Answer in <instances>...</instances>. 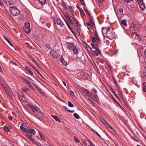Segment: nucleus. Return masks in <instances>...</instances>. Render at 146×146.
<instances>
[{"label": "nucleus", "instance_id": "obj_26", "mask_svg": "<svg viewBox=\"0 0 146 146\" xmlns=\"http://www.w3.org/2000/svg\"><path fill=\"white\" fill-rule=\"evenodd\" d=\"M29 131L30 135H32V136L33 135L35 134L36 133L35 130L33 128H30Z\"/></svg>", "mask_w": 146, "mask_h": 146}, {"label": "nucleus", "instance_id": "obj_13", "mask_svg": "<svg viewBox=\"0 0 146 146\" xmlns=\"http://www.w3.org/2000/svg\"><path fill=\"white\" fill-rule=\"evenodd\" d=\"M138 4L141 10L144 11L145 10V7L143 1L142 2H139Z\"/></svg>", "mask_w": 146, "mask_h": 146}, {"label": "nucleus", "instance_id": "obj_33", "mask_svg": "<svg viewBox=\"0 0 146 146\" xmlns=\"http://www.w3.org/2000/svg\"><path fill=\"white\" fill-rule=\"evenodd\" d=\"M28 90V89L26 87L23 88L22 89V91L26 94H27V92Z\"/></svg>", "mask_w": 146, "mask_h": 146}, {"label": "nucleus", "instance_id": "obj_24", "mask_svg": "<svg viewBox=\"0 0 146 146\" xmlns=\"http://www.w3.org/2000/svg\"><path fill=\"white\" fill-rule=\"evenodd\" d=\"M60 60L61 62L64 65H66L67 64L66 61L64 60L63 57L62 56L59 58V60Z\"/></svg>", "mask_w": 146, "mask_h": 146}, {"label": "nucleus", "instance_id": "obj_11", "mask_svg": "<svg viewBox=\"0 0 146 146\" xmlns=\"http://www.w3.org/2000/svg\"><path fill=\"white\" fill-rule=\"evenodd\" d=\"M131 36L135 40L137 39L139 41L141 39L140 36L136 32L132 33Z\"/></svg>", "mask_w": 146, "mask_h": 146}, {"label": "nucleus", "instance_id": "obj_29", "mask_svg": "<svg viewBox=\"0 0 146 146\" xmlns=\"http://www.w3.org/2000/svg\"><path fill=\"white\" fill-rule=\"evenodd\" d=\"M143 91L144 92H146V82H144L143 83Z\"/></svg>", "mask_w": 146, "mask_h": 146}, {"label": "nucleus", "instance_id": "obj_55", "mask_svg": "<svg viewBox=\"0 0 146 146\" xmlns=\"http://www.w3.org/2000/svg\"><path fill=\"white\" fill-rule=\"evenodd\" d=\"M33 143H34L36 145H37L38 146H39V145H40V143L38 142H36L35 141L34 142H32Z\"/></svg>", "mask_w": 146, "mask_h": 146}, {"label": "nucleus", "instance_id": "obj_58", "mask_svg": "<svg viewBox=\"0 0 146 146\" xmlns=\"http://www.w3.org/2000/svg\"><path fill=\"white\" fill-rule=\"evenodd\" d=\"M125 1L127 2V3H131L133 2V0H124Z\"/></svg>", "mask_w": 146, "mask_h": 146}, {"label": "nucleus", "instance_id": "obj_41", "mask_svg": "<svg viewBox=\"0 0 146 146\" xmlns=\"http://www.w3.org/2000/svg\"><path fill=\"white\" fill-rule=\"evenodd\" d=\"M68 9H69L70 13L73 12L74 10L72 7L69 6Z\"/></svg>", "mask_w": 146, "mask_h": 146}, {"label": "nucleus", "instance_id": "obj_1", "mask_svg": "<svg viewBox=\"0 0 146 146\" xmlns=\"http://www.w3.org/2000/svg\"><path fill=\"white\" fill-rule=\"evenodd\" d=\"M64 16L66 19V20L68 23H70L72 25H74L78 29H80L81 25L76 18L66 14H64Z\"/></svg>", "mask_w": 146, "mask_h": 146}, {"label": "nucleus", "instance_id": "obj_62", "mask_svg": "<svg viewBox=\"0 0 146 146\" xmlns=\"http://www.w3.org/2000/svg\"><path fill=\"white\" fill-rule=\"evenodd\" d=\"M3 0V1L7 5V4H8V1L9 0Z\"/></svg>", "mask_w": 146, "mask_h": 146}, {"label": "nucleus", "instance_id": "obj_44", "mask_svg": "<svg viewBox=\"0 0 146 146\" xmlns=\"http://www.w3.org/2000/svg\"><path fill=\"white\" fill-rule=\"evenodd\" d=\"M74 139L76 143H79L80 142L79 140L75 136H74Z\"/></svg>", "mask_w": 146, "mask_h": 146}, {"label": "nucleus", "instance_id": "obj_48", "mask_svg": "<svg viewBox=\"0 0 146 146\" xmlns=\"http://www.w3.org/2000/svg\"><path fill=\"white\" fill-rule=\"evenodd\" d=\"M13 3V2L12 0H9L8 1V4L7 5H11V4H12Z\"/></svg>", "mask_w": 146, "mask_h": 146}, {"label": "nucleus", "instance_id": "obj_37", "mask_svg": "<svg viewBox=\"0 0 146 146\" xmlns=\"http://www.w3.org/2000/svg\"><path fill=\"white\" fill-rule=\"evenodd\" d=\"M112 92L114 94V96L117 98V99L119 100V97L116 94L115 92V91H114L113 90H112Z\"/></svg>", "mask_w": 146, "mask_h": 146}, {"label": "nucleus", "instance_id": "obj_7", "mask_svg": "<svg viewBox=\"0 0 146 146\" xmlns=\"http://www.w3.org/2000/svg\"><path fill=\"white\" fill-rule=\"evenodd\" d=\"M81 93L86 98H88L89 96H91L90 92L86 90H83Z\"/></svg>", "mask_w": 146, "mask_h": 146}, {"label": "nucleus", "instance_id": "obj_46", "mask_svg": "<svg viewBox=\"0 0 146 146\" xmlns=\"http://www.w3.org/2000/svg\"><path fill=\"white\" fill-rule=\"evenodd\" d=\"M92 92L93 94H96L97 92V91L94 88L92 89Z\"/></svg>", "mask_w": 146, "mask_h": 146}, {"label": "nucleus", "instance_id": "obj_63", "mask_svg": "<svg viewBox=\"0 0 146 146\" xmlns=\"http://www.w3.org/2000/svg\"><path fill=\"white\" fill-rule=\"evenodd\" d=\"M63 5H64V7L65 8H66V9L68 8L67 5L65 3H64V4Z\"/></svg>", "mask_w": 146, "mask_h": 146}, {"label": "nucleus", "instance_id": "obj_52", "mask_svg": "<svg viewBox=\"0 0 146 146\" xmlns=\"http://www.w3.org/2000/svg\"><path fill=\"white\" fill-rule=\"evenodd\" d=\"M65 110H66L70 112V113H74V110H68V109H67V107H65Z\"/></svg>", "mask_w": 146, "mask_h": 146}, {"label": "nucleus", "instance_id": "obj_20", "mask_svg": "<svg viewBox=\"0 0 146 146\" xmlns=\"http://www.w3.org/2000/svg\"><path fill=\"white\" fill-rule=\"evenodd\" d=\"M51 117L54 119L56 121L58 122L59 123L61 122V121L59 118L56 115H51Z\"/></svg>", "mask_w": 146, "mask_h": 146}, {"label": "nucleus", "instance_id": "obj_39", "mask_svg": "<svg viewBox=\"0 0 146 146\" xmlns=\"http://www.w3.org/2000/svg\"><path fill=\"white\" fill-rule=\"evenodd\" d=\"M121 24L123 26H127V25L125 21L122 20L121 21Z\"/></svg>", "mask_w": 146, "mask_h": 146}, {"label": "nucleus", "instance_id": "obj_36", "mask_svg": "<svg viewBox=\"0 0 146 146\" xmlns=\"http://www.w3.org/2000/svg\"><path fill=\"white\" fill-rule=\"evenodd\" d=\"M39 93L41 94L42 95V96H45V94L43 92L42 90L41 89V88L38 91Z\"/></svg>", "mask_w": 146, "mask_h": 146}, {"label": "nucleus", "instance_id": "obj_4", "mask_svg": "<svg viewBox=\"0 0 146 146\" xmlns=\"http://www.w3.org/2000/svg\"><path fill=\"white\" fill-rule=\"evenodd\" d=\"M67 48H69L71 52H73L74 54L76 55V58H79L80 57L81 55L80 54V50L77 49L76 46H68Z\"/></svg>", "mask_w": 146, "mask_h": 146}, {"label": "nucleus", "instance_id": "obj_54", "mask_svg": "<svg viewBox=\"0 0 146 146\" xmlns=\"http://www.w3.org/2000/svg\"><path fill=\"white\" fill-rule=\"evenodd\" d=\"M88 141L90 143V145H88V146H95L92 143L91 141H90L89 140H88Z\"/></svg>", "mask_w": 146, "mask_h": 146}, {"label": "nucleus", "instance_id": "obj_16", "mask_svg": "<svg viewBox=\"0 0 146 146\" xmlns=\"http://www.w3.org/2000/svg\"><path fill=\"white\" fill-rule=\"evenodd\" d=\"M64 20L65 21V23H66L67 25L68 26V27L69 29L71 31V32L74 35L75 34V33L73 31V30L72 29L69 23L68 22V21H67L65 20V19H64Z\"/></svg>", "mask_w": 146, "mask_h": 146}, {"label": "nucleus", "instance_id": "obj_32", "mask_svg": "<svg viewBox=\"0 0 146 146\" xmlns=\"http://www.w3.org/2000/svg\"><path fill=\"white\" fill-rule=\"evenodd\" d=\"M26 84H27L33 90H35L34 88L33 87V86H32V85L31 84V83H30L29 82H28V81H27Z\"/></svg>", "mask_w": 146, "mask_h": 146}, {"label": "nucleus", "instance_id": "obj_12", "mask_svg": "<svg viewBox=\"0 0 146 146\" xmlns=\"http://www.w3.org/2000/svg\"><path fill=\"white\" fill-rule=\"evenodd\" d=\"M110 30V28L109 27H102V33L104 34H106L107 35L108 32H109Z\"/></svg>", "mask_w": 146, "mask_h": 146}, {"label": "nucleus", "instance_id": "obj_3", "mask_svg": "<svg viewBox=\"0 0 146 146\" xmlns=\"http://www.w3.org/2000/svg\"><path fill=\"white\" fill-rule=\"evenodd\" d=\"M20 129L21 130H23L27 133V135L28 138L30 141L32 142H34L35 139L32 138V135H30V134L29 132L28 127L27 126H25L24 125H23V124L22 123L20 126Z\"/></svg>", "mask_w": 146, "mask_h": 146}, {"label": "nucleus", "instance_id": "obj_64", "mask_svg": "<svg viewBox=\"0 0 146 146\" xmlns=\"http://www.w3.org/2000/svg\"><path fill=\"white\" fill-rule=\"evenodd\" d=\"M118 52V50H115L114 52V54H116Z\"/></svg>", "mask_w": 146, "mask_h": 146}, {"label": "nucleus", "instance_id": "obj_40", "mask_svg": "<svg viewBox=\"0 0 146 146\" xmlns=\"http://www.w3.org/2000/svg\"><path fill=\"white\" fill-rule=\"evenodd\" d=\"M74 116L75 118L77 119H79L80 118L79 116L76 113H75L74 114Z\"/></svg>", "mask_w": 146, "mask_h": 146}, {"label": "nucleus", "instance_id": "obj_15", "mask_svg": "<svg viewBox=\"0 0 146 146\" xmlns=\"http://www.w3.org/2000/svg\"><path fill=\"white\" fill-rule=\"evenodd\" d=\"M35 115L41 118H43L44 117V114L40 110H38Z\"/></svg>", "mask_w": 146, "mask_h": 146}, {"label": "nucleus", "instance_id": "obj_60", "mask_svg": "<svg viewBox=\"0 0 146 146\" xmlns=\"http://www.w3.org/2000/svg\"><path fill=\"white\" fill-rule=\"evenodd\" d=\"M8 118L9 119L10 121H12L13 119V117L11 116H9Z\"/></svg>", "mask_w": 146, "mask_h": 146}, {"label": "nucleus", "instance_id": "obj_28", "mask_svg": "<svg viewBox=\"0 0 146 146\" xmlns=\"http://www.w3.org/2000/svg\"><path fill=\"white\" fill-rule=\"evenodd\" d=\"M94 97V100L95 101H98L99 99L98 97V96L96 94H93Z\"/></svg>", "mask_w": 146, "mask_h": 146}, {"label": "nucleus", "instance_id": "obj_34", "mask_svg": "<svg viewBox=\"0 0 146 146\" xmlns=\"http://www.w3.org/2000/svg\"><path fill=\"white\" fill-rule=\"evenodd\" d=\"M39 135H40L42 139V140H43V141H46L45 139V137H44V136L43 134L41 133H39Z\"/></svg>", "mask_w": 146, "mask_h": 146}, {"label": "nucleus", "instance_id": "obj_9", "mask_svg": "<svg viewBox=\"0 0 146 146\" xmlns=\"http://www.w3.org/2000/svg\"><path fill=\"white\" fill-rule=\"evenodd\" d=\"M30 26V24L29 23H27L25 24V26L23 28L25 32L27 33H29L31 31L29 27Z\"/></svg>", "mask_w": 146, "mask_h": 146}, {"label": "nucleus", "instance_id": "obj_30", "mask_svg": "<svg viewBox=\"0 0 146 146\" xmlns=\"http://www.w3.org/2000/svg\"><path fill=\"white\" fill-rule=\"evenodd\" d=\"M84 9V11L86 12V13L88 15V16L90 17H92V16L91 15V14L90 13V11L84 8V7H83Z\"/></svg>", "mask_w": 146, "mask_h": 146}, {"label": "nucleus", "instance_id": "obj_57", "mask_svg": "<svg viewBox=\"0 0 146 146\" xmlns=\"http://www.w3.org/2000/svg\"><path fill=\"white\" fill-rule=\"evenodd\" d=\"M111 98H112V99H113V100L114 101V102H115V103H116V104H117L118 105H119V104H119L118 102L117 101H116V100H115L114 99V98H113V97H111Z\"/></svg>", "mask_w": 146, "mask_h": 146}, {"label": "nucleus", "instance_id": "obj_47", "mask_svg": "<svg viewBox=\"0 0 146 146\" xmlns=\"http://www.w3.org/2000/svg\"><path fill=\"white\" fill-rule=\"evenodd\" d=\"M80 12L81 15H85V13H84L82 9V8L80 9Z\"/></svg>", "mask_w": 146, "mask_h": 146}, {"label": "nucleus", "instance_id": "obj_31", "mask_svg": "<svg viewBox=\"0 0 146 146\" xmlns=\"http://www.w3.org/2000/svg\"><path fill=\"white\" fill-rule=\"evenodd\" d=\"M100 119L102 122L105 125L106 124L107 122L102 118L101 117L100 118Z\"/></svg>", "mask_w": 146, "mask_h": 146}, {"label": "nucleus", "instance_id": "obj_51", "mask_svg": "<svg viewBox=\"0 0 146 146\" xmlns=\"http://www.w3.org/2000/svg\"><path fill=\"white\" fill-rule=\"evenodd\" d=\"M119 106V107H120V108H121V109L124 112H125V109L122 106H121L120 104H119V105H118Z\"/></svg>", "mask_w": 146, "mask_h": 146}, {"label": "nucleus", "instance_id": "obj_61", "mask_svg": "<svg viewBox=\"0 0 146 146\" xmlns=\"http://www.w3.org/2000/svg\"><path fill=\"white\" fill-rule=\"evenodd\" d=\"M70 94H71V95L73 96H74V93L73 92L71 91L70 92Z\"/></svg>", "mask_w": 146, "mask_h": 146}, {"label": "nucleus", "instance_id": "obj_22", "mask_svg": "<svg viewBox=\"0 0 146 146\" xmlns=\"http://www.w3.org/2000/svg\"><path fill=\"white\" fill-rule=\"evenodd\" d=\"M25 69L29 72V73L31 75H33L34 74L33 72L32 71L29 67H27V66H25Z\"/></svg>", "mask_w": 146, "mask_h": 146}, {"label": "nucleus", "instance_id": "obj_50", "mask_svg": "<svg viewBox=\"0 0 146 146\" xmlns=\"http://www.w3.org/2000/svg\"><path fill=\"white\" fill-rule=\"evenodd\" d=\"M143 76L146 77V68H145V70L143 73Z\"/></svg>", "mask_w": 146, "mask_h": 146}, {"label": "nucleus", "instance_id": "obj_23", "mask_svg": "<svg viewBox=\"0 0 146 146\" xmlns=\"http://www.w3.org/2000/svg\"><path fill=\"white\" fill-rule=\"evenodd\" d=\"M89 21L91 23V26L93 28H95V25L94 23V22L93 21L92 19V17H90V19L89 20Z\"/></svg>", "mask_w": 146, "mask_h": 146}, {"label": "nucleus", "instance_id": "obj_27", "mask_svg": "<svg viewBox=\"0 0 146 146\" xmlns=\"http://www.w3.org/2000/svg\"><path fill=\"white\" fill-rule=\"evenodd\" d=\"M30 59L34 62L38 67L39 66V65L37 63L35 59L32 56H30Z\"/></svg>", "mask_w": 146, "mask_h": 146}, {"label": "nucleus", "instance_id": "obj_43", "mask_svg": "<svg viewBox=\"0 0 146 146\" xmlns=\"http://www.w3.org/2000/svg\"><path fill=\"white\" fill-rule=\"evenodd\" d=\"M104 125L108 129H108H110L111 128L110 127H111V126L108 123L105 124Z\"/></svg>", "mask_w": 146, "mask_h": 146}, {"label": "nucleus", "instance_id": "obj_45", "mask_svg": "<svg viewBox=\"0 0 146 146\" xmlns=\"http://www.w3.org/2000/svg\"><path fill=\"white\" fill-rule=\"evenodd\" d=\"M4 130L5 131H7V132H8L9 130V128L7 127H6V126H5L4 127Z\"/></svg>", "mask_w": 146, "mask_h": 146}, {"label": "nucleus", "instance_id": "obj_25", "mask_svg": "<svg viewBox=\"0 0 146 146\" xmlns=\"http://www.w3.org/2000/svg\"><path fill=\"white\" fill-rule=\"evenodd\" d=\"M111 129H108V130L110 131V132L114 135H116L117 133L115 131L114 129L113 128V127H110Z\"/></svg>", "mask_w": 146, "mask_h": 146}, {"label": "nucleus", "instance_id": "obj_17", "mask_svg": "<svg viewBox=\"0 0 146 146\" xmlns=\"http://www.w3.org/2000/svg\"><path fill=\"white\" fill-rule=\"evenodd\" d=\"M95 36L93 37L92 38V42H94L96 41V39L98 40L99 37L97 32L95 31L94 32Z\"/></svg>", "mask_w": 146, "mask_h": 146}, {"label": "nucleus", "instance_id": "obj_59", "mask_svg": "<svg viewBox=\"0 0 146 146\" xmlns=\"http://www.w3.org/2000/svg\"><path fill=\"white\" fill-rule=\"evenodd\" d=\"M0 80H1V83H5V82L4 81V80L1 77H0Z\"/></svg>", "mask_w": 146, "mask_h": 146}, {"label": "nucleus", "instance_id": "obj_42", "mask_svg": "<svg viewBox=\"0 0 146 146\" xmlns=\"http://www.w3.org/2000/svg\"><path fill=\"white\" fill-rule=\"evenodd\" d=\"M133 28L135 31H136L138 30L137 27L135 25H133Z\"/></svg>", "mask_w": 146, "mask_h": 146}, {"label": "nucleus", "instance_id": "obj_49", "mask_svg": "<svg viewBox=\"0 0 146 146\" xmlns=\"http://www.w3.org/2000/svg\"><path fill=\"white\" fill-rule=\"evenodd\" d=\"M4 37L5 39L6 40V41L11 46H13L12 44L11 43L10 41L7 38H6L5 37Z\"/></svg>", "mask_w": 146, "mask_h": 146}, {"label": "nucleus", "instance_id": "obj_10", "mask_svg": "<svg viewBox=\"0 0 146 146\" xmlns=\"http://www.w3.org/2000/svg\"><path fill=\"white\" fill-rule=\"evenodd\" d=\"M29 108L32 110L35 114L37 113L38 110H40L39 108H36L33 105H30L29 106Z\"/></svg>", "mask_w": 146, "mask_h": 146}, {"label": "nucleus", "instance_id": "obj_56", "mask_svg": "<svg viewBox=\"0 0 146 146\" xmlns=\"http://www.w3.org/2000/svg\"><path fill=\"white\" fill-rule=\"evenodd\" d=\"M34 86L36 88V89L38 91L39 90V89L40 88L37 85H36V84H35L34 85Z\"/></svg>", "mask_w": 146, "mask_h": 146}, {"label": "nucleus", "instance_id": "obj_6", "mask_svg": "<svg viewBox=\"0 0 146 146\" xmlns=\"http://www.w3.org/2000/svg\"><path fill=\"white\" fill-rule=\"evenodd\" d=\"M9 9L10 12L14 16L17 15L20 13L19 10L15 7H10Z\"/></svg>", "mask_w": 146, "mask_h": 146}, {"label": "nucleus", "instance_id": "obj_8", "mask_svg": "<svg viewBox=\"0 0 146 146\" xmlns=\"http://www.w3.org/2000/svg\"><path fill=\"white\" fill-rule=\"evenodd\" d=\"M78 76L80 78H87L89 77L88 74V73L84 72H80L78 74Z\"/></svg>", "mask_w": 146, "mask_h": 146}, {"label": "nucleus", "instance_id": "obj_53", "mask_svg": "<svg viewBox=\"0 0 146 146\" xmlns=\"http://www.w3.org/2000/svg\"><path fill=\"white\" fill-rule=\"evenodd\" d=\"M81 3V4L82 5H83L84 6H86L85 5V3L84 2V0H80Z\"/></svg>", "mask_w": 146, "mask_h": 146}, {"label": "nucleus", "instance_id": "obj_21", "mask_svg": "<svg viewBox=\"0 0 146 146\" xmlns=\"http://www.w3.org/2000/svg\"><path fill=\"white\" fill-rule=\"evenodd\" d=\"M107 36L109 38H112L113 36V33L112 31H110L108 33Z\"/></svg>", "mask_w": 146, "mask_h": 146}, {"label": "nucleus", "instance_id": "obj_19", "mask_svg": "<svg viewBox=\"0 0 146 146\" xmlns=\"http://www.w3.org/2000/svg\"><path fill=\"white\" fill-rule=\"evenodd\" d=\"M100 40L99 38L98 40L96 39V41L94 42H93V43H95V44H91L92 46H98L99 45H100Z\"/></svg>", "mask_w": 146, "mask_h": 146}, {"label": "nucleus", "instance_id": "obj_2", "mask_svg": "<svg viewBox=\"0 0 146 146\" xmlns=\"http://www.w3.org/2000/svg\"><path fill=\"white\" fill-rule=\"evenodd\" d=\"M86 46V47H85V48H86L89 52H93L96 56H98L101 53L100 50L96 46H91V47H90V46Z\"/></svg>", "mask_w": 146, "mask_h": 146}, {"label": "nucleus", "instance_id": "obj_5", "mask_svg": "<svg viewBox=\"0 0 146 146\" xmlns=\"http://www.w3.org/2000/svg\"><path fill=\"white\" fill-rule=\"evenodd\" d=\"M50 55L54 58V60L57 62L59 60L60 55L56 51L52 50L50 52Z\"/></svg>", "mask_w": 146, "mask_h": 146}, {"label": "nucleus", "instance_id": "obj_18", "mask_svg": "<svg viewBox=\"0 0 146 146\" xmlns=\"http://www.w3.org/2000/svg\"><path fill=\"white\" fill-rule=\"evenodd\" d=\"M19 96L20 98L23 102H27V99L25 98L23 95H21L20 94H19Z\"/></svg>", "mask_w": 146, "mask_h": 146}, {"label": "nucleus", "instance_id": "obj_35", "mask_svg": "<svg viewBox=\"0 0 146 146\" xmlns=\"http://www.w3.org/2000/svg\"><path fill=\"white\" fill-rule=\"evenodd\" d=\"M40 3L42 5L46 3V0H38Z\"/></svg>", "mask_w": 146, "mask_h": 146}, {"label": "nucleus", "instance_id": "obj_38", "mask_svg": "<svg viewBox=\"0 0 146 146\" xmlns=\"http://www.w3.org/2000/svg\"><path fill=\"white\" fill-rule=\"evenodd\" d=\"M68 106L70 107H72L74 106V105L70 101H68Z\"/></svg>", "mask_w": 146, "mask_h": 146}, {"label": "nucleus", "instance_id": "obj_14", "mask_svg": "<svg viewBox=\"0 0 146 146\" xmlns=\"http://www.w3.org/2000/svg\"><path fill=\"white\" fill-rule=\"evenodd\" d=\"M56 22L57 23L58 25H60L61 27H63L64 25L62 20L59 18L56 19Z\"/></svg>", "mask_w": 146, "mask_h": 146}]
</instances>
